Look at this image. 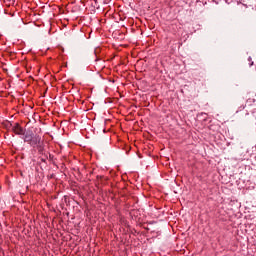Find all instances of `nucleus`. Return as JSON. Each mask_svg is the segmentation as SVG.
<instances>
[{
  "label": "nucleus",
  "mask_w": 256,
  "mask_h": 256,
  "mask_svg": "<svg viewBox=\"0 0 256 256\" xmlns=\"http://www.w3.org/2000/svg\"><path fill=\"white\" fill-rule=\"evenodd\" d=\"M33 140V134H29V133H27V134H25V136H24V141L26 142V143H29L30 145H31V141Z\"/></svg>",
  "instance_id": "nucleus-2"
},
{
  "label": "nucleus",
  "mask_w": 256,
  "mask_h": 256,
  "mask_svg": "<svg viewBox=\"0 0 256 256\" xmlns=\"http://www.w3.org/2000/svg\"><path fill=\"white\" fill-rule=\"evenodd\" d=\"M251 65H253V62L251 63Z\"/></svg>",
  "instance_id": "nucleus-4"
},
{
  "label": "nucleus",
  "mask_w": 256,
  "mask_h": 256,
  "mask_svg": "<svg viewBox=\"0 0 256 256\" xmlns=\"http://www.w3.org/2000/svg\"><path fill=\"white\" fill-rule=\"evenodd\" d=\"M32 147H39L41 145V138L40 136H34L30 142Z\"/></svg>",
  "instance_id": "nucleus-1"
},
{
  "label": "nucleus",
  "mask_w": 256,
  "mask_h": 256,
  "mask_svg": "<svg viewBox=\"0 0 256 256\" xmlns=\"http://www.w3.org/2000/svg\"><path fill=\"white\" fill-rule=\"evenodd\" d=\"M16 134H17V135H23V128L18 127V128L16 129Z\"/></svg>",
  "instance_id": "nucleus-3"
}]
</instances>
